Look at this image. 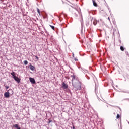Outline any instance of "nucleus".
I'll list each match as a JSON object with an SVG mask.
<instances>
[{
	"label": "nucleus",
	"instance_id": "1",
	"mask_svg": "<svg viewBox=\"0 0 129 129\" xmlns=\"http://www.w3.org/2000/svg\"><path fill=\"white\" fill-rule=\"evenodd\" d=\"M72 84L75 88V90H80L81 89V84L79 81L77 83L72 82Z\"/></svg>",
	"mask_w": 129,
	"mask_h": 129
},
{
	"label": "nucleus",
	"instance_id": "2",
	"mask_svg": "<svg viewBox=\"0 0 129 129\" xmlns=\"http://www.w3.org/2000/svg\"><path fill=\"white\" fill-rule=\"evenodd\" d=\"M61 87L63 89H67V88H68V84H66L65 82H63L62 84Z\"/></svg>",
	"mask_w": 129,
	"mask_h": 129
},
{
	"label": "nucleus",
	"instance_id": "3",
	"mask_svg": "<svg viewBox=\"0 0 129 129\" xmlns=\"http://www.w3.org/2000/svg\"><path fill=\"white\" fill-rule=\"evenodd\" d=\"M4 96L6 98H9V97H10V92H5L4 93Z\"/></svg>",
	"mask_w": 129,
	"mask_h": 129
},
{
	"label": "nucleus",
	"instance_id": "4",
	"mask_svg": "<svg viewBox=\"0 0 129 129\" xmlns=\"http://www.w3.org/2000/svg\"><path fill=\"white\" fill-rule=\"evenodd\" d=\"M29 80L30 82L33 84H35V83H36V81H35V79L33 78H30Z\"/></svg>",
	"mask_w": 129,
	"mask_h": 129
},
{
	"label": "nucleus",
	"instance_id": "5",
	"mask_svg": "<svg viewBox=\"0 0 129 129\" xmlns=\"http://www.w3.org/2000/svg\"><path fill=\"white\" fill-rule=\"evenodd\" d=\"M14 79L18 83H20V82H21V80L19 78H18V77H14Z\"/></svg>",
	"mask_w": 129,
	"mask_h": 129
},
{
	"label": "nucleus",
	"instance_id": "6",
	"mask_svg": "<svg viewBox=\"0 0 129 129\" xmlns=\"http://www.w3.org/2000/svg\"><path fill=\"white\" fill-rule=\"evenodd\" d=\"M13 127H15L17 129H21L20 127H19V125L18 124H15L13 126Z\"/></svg>",
	"mask_w": 129,
	"mask_h": 129
},
{
	"label": "nucleus",
	"instance_id": "7",
	"mask_svg": "<svg viewBox=\"0 0 129 129\" xmlns=\"http://www.w3.org/2000/svg\"><path fill=\"white\" fill-rule=\"evenodd\" d=\"M92 2H93V6H94V7H97V3H96V2H95V0H92Z\"/></svg>",
	"mask_w": 129,
	"mask_h": 129
},
{
	"label": "nucleus",
	"instance_id": "8",
	"mask_svg": "<svg viewBox=\"0 0 129 129\" xmlns=\"http://www.w3.org/2000/svg\"><path fill=\"white\" fill-rule=\"evenodd\" d=\"M37 13H38L39 16L42 15V14L41 13V12H40V9H39V8H37Z\"/></svg>",
	"mask_w": 129,
	"mask_h": 129
},
{
	"label": "nucleus",
	"instance_id": "9",
	"mask_svg": "<svg viewBox=\"0 0 129 129\" xmlns=\"http://www.w3.org/2000/svg\"><path fill=\"white\" fill-rule=\"evenodd\" d=\"M71 77H72V80H74L76 78V76L74 75H72Z\"/></svg>",
	"mask_w": 129,
	"mask_h": 129
},
{
	"label": "nucleus",
	"instance_id": "10",
	"mask_svg": "<svg viewBox=\"0 0 129 129\" xmlns=\"http://www.w3.org/2000/svg\"><path fill=\"white\" fill-rule=\"evenodd\" d=\"M30 69H31V70H35V67H34L33 66H32V65H31L30 66Z\"/></svg>",
	"mask_w": 129,
	"mask_h": 129
},
{
	"label": "nucleus",
	"instance_id": "11",
	"mask_svg": "<svg viewBox=\"0 0 129 129\" xmlns=\"http://www.w3.org/2000/svg\"><path fill=\"white\" fill-rule=\"evenodd\" d=\"M93 23V25H94V26H96V25L97 24V21L94 20Z\"/></svg>",
	"mask_w": 129,
	"mask_h": 129
},
{
	"label": "nucleus",
	"instance_id": "12",
	"mask_svg": "<svg viewBox=\"0 0 129 129\" xmlns=\"http://www.w3.org/2000/svg\"><path fill=\"white\" fill-rule=\"evenodd\" d=\"M11 75H12L13 77V78H14V77H16L15 75V72H13L12 73H11Z\"/></svg>",
	"mask_w": 129,
	"mask_h": 129
},
{
	"label": "nucleus",
	"instance_id": "13",
	"mask_svg": "<svg viewBox=\"0 0 129 129\" xmlns=\"http://www.w3.org/2000/svg\"><path fill=\"white\" fill-rule=\"evenodd\" d=\"M120 49L121 51H124V48L123 46H120Z\"/></svg>",
	"mask_w": 129,
	"mask_h": 129
},
{
	"label": "nucleus",
	"instance_id": "14",
	"mask_svg": "<svg viewBox=\"0 0 129 129\" xmlns=\"http://www.w3.org/2000/svg\"><path fill=\"white\" fill-rule=\"evenodd\" d=\"M50 28L52 29L54 31H55V27L54 26L50 25Z\"/></svg>",
	"mask_w": 129,
	"mask_h": 129
},
{
	"label": "nucleus",
	"instance_id": "15",
	"mask_svg": "<svg viewBox=\"0 0 129 129\" xmlns=\"http://www.w3.org/2000/svg\"><path fill=\"white\" fill-rule=\"evenodd\" d=\"M24 64L25 65H28V61L25 60V61H24Z\"/></svg>",
	"mask_w": 129,
	"mask_h": 129
},
{
	"label": "nucleus",
	"instance_id": "16",
	"mask_svg": "<svg viewBox=\"0 0 129 129\" xmlns=\"http://www.w3.org/2000/svg\"><path fill=\"white\" fill-rule=\"evenodd\" d=\"M65 79L69 80V79H70V77H69V76H65Z\"/></svg>",
	"mask_w": 129,
	"mask_h": 129
},
{
	"label": "nucleus",
	"instance_id": "17",
	"mask_svg": "<svg viewBox=\"0 0 129 129\" xmlns=\"http://www.w3.org/2000/svg\"><path fill=\"white\" fill-rule=\"evenodd\" d=\"M8 91H11V94H13L14 93V92H13V90H12V89H9Z\"/></svg>",
	"mask_w": 129,
	"mask_h": 129
},
{
	"label": "nucleus",
	"instance_id": "18",
	"mask_svg": "<svg viewBox=\"0 0 129 129\" xmlns=\"http://www.w3.org/2000/svg\"><path fill=\"white\" fill-rule=\"evenodd\" d=\"M116 118L118 119V118H120V115H119L118 114H117Z\"/></svg>",
	"mask_w": 129,
	"mask_h": 129
},
{
	"label": "nucleus",
	"instance_id": "19",
	"mask_svg": "<svg viewBox=\"0 0 129 129\" xmlns=\"http://www.w3.org/2000/svg\"><path fill=\"white\" fill-rule=\"evenodd\" d=\"M5 88H6V89H9V88H10V87L9 86H6Z\"/></svg>",
	"mask_w": 129,
	"mask_h": 129
},
{
	"label": "nucleus",
	"instance_id": "20",
	"mask_svg": "<svg viewBox=\"0 0 129 129\" xmlns=\"http://www.w3.org/2000/svg\"><path fill=\"white\" fill-rule=\"evenodd\" d=\"M35 58H36L37 61H39V57H38L37 56H35Z\"/></svg>",
	"mask_w": 129,
	"mask_h": 129
},
{
	"label": "nucleus",
	"instance_id": "21",
	"mask_svg": "<svg viewBox=\"0 0 129 129\" xmlns=\"http://www.w3.org/2000/svg\"><path fill=\"white\" fill-rule=\"evenodd\" d=\"M63 4H64V3H66L67 2V0H62Z\"/></svg>",
	"mask_w": 129,
	"mask_h": 129
},
{
	"label": "nucleus",
	"instance_id": "22",
	"mask_svg": "<svg viewBox=\"0 0 129 129\" xmlns=\"http://www.w3.org/2000/svg\"><path fill=\"white\" fill-rule=\"evenodd\" d=\"M75 61H78V59L77 58H74Z\"/></svg>",
	"mask_w": 129,
	"mask_h": 129
},
{
	"label": "nucleus",
	"instance_id": "23",
	"mask_svg": "<svg viewBox=\"0 0 129 129\" xmlns=\"http://www.w3.org/2000/svg\"><path fill=\"white\" fill-rule=\"evenodd\" d=\"M50 122H52V121L49 120V121H48V124H50Z\"/></svg>",
	"mask_w": 129,
	"mask_h": 129
},
{
	"label": "nucleus",
	"instance_id": "24",
	"mask_svg": "<svg viewBox=\"0 0 129 129\" xmlns=\"http://www.w3.org/2000/svg\"><path fill=\"white\" fill-rule=\"evenodd\" d=\"M73 128H74V129L75 128V127L73 126Z\"/></svg>",
	"mask_w": 129,
	"mask_h": 129
},
{
	"label": "nucleus",
	"instance_id": "25",
	"mask_svg": "<svg viewBox=\"0 0 129 129\" xmlns=\"http://www.w3.org/2000/svg\"><path fill=\"white\" fill-rule=\"evenodd\" d=\"M0 1H2V2H4V0H0Z\"/></svg>",
	"mask_w": 129,
	"mask_h": 129
}]
</instances>
